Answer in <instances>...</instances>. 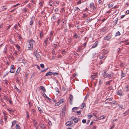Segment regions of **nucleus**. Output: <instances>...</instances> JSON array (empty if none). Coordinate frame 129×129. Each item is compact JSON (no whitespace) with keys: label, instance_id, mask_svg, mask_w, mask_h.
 <instances>
[{"label":"nucleus","instance_id":"f257e3e1","mask_svg":"<svg viewBox=\"0 0 129 129\" xmlns=\"http://www.w3.org/2000/svg\"><path fill=\"white\" fill-rule=\"evenodd\" d=\"M107 70L101 71L99 72L100 74H101V76L102 77H104V78H112V76L111 74L107 73Z\"/></svg>","mask_w":129,"mask_h":129},{"label":"nucleus","instance_id":"f03ea898","mask_svg":"<svg viewBox=\"0 0 129 129\" xmlns=\"http://www.w3.org/2000/svg\"><path fill=\"white\" fill-rule=\"evenodd\" d=\"M29 46H28V48L29 50H31L33 48V45L35 43V41L32 39H30V40H29Z\"/></svg>","mask_w":129,"mask_h":129},{"label":"nucleus","instance_id":"7ed1b4c3","mask_svg":"<svg viewBox=\"0 0 129 129\" xmlns=\"http://www.w3.org/2000/svg\"><path fill=\"white\" fill-rule=\"evenodd\" d=\"M18 63H22V64H25L26 63L25 61L22 58L20 59V60H18Z\"/></svg>","mask_w":129,"mask_h":129},{"label":"nucleus","instance_id":"20e7f679","mask_svg":"<svg viewBox=\"0 0 129 129\" xmlns=\"http://www.w3.org/2000/svg\"><path fill=\"white\" fill-rule=\"evenodd\" d=\"M11 68L10 71V72L12 73H14L15 71V69L14 65H11Z\"/></svg>","mask_w":129,"mask_h":129},{"label":"nucleus","instance_id":"39448f33","mask_svg":"<svg viewBox=\"0 0 129 129\" xmlns=\"http://www.w3.org/2000/svg\"><path fill=\"white\" fill-rule=\"evenodd\" d=\"M73 123V122L72 121H67L66 123V126H70Z\"/></svg>","mask_w":129,"mask_h":129},{"label":"nucleus","instance_id":"423d86ee","mask_svg":"<svg viewBox=\"0 0 129 129\" xmlns=\"http://www.w3.org/2000/svg\"><path fill=\"white\" fill-rule=\"evenodd\" d=\"M73 95H70L69 98L70 99L69 103L71 105L72 104V101L73 99Z\"/></svg>","mask_w":129,"mask_h":129},{"label":"nucleus","instance_id":"0eeeda50","mask_svg":"<svg viewBox=\"0 0 129 129\" xmlns=\"http://www.w3.org/2000/svg\"><path fill=\"white\" fill-rule=\"evenodd\" d=\"M39 125L40 126V127L42 129H45L46 127L45 126L43 123H39Z\"/></svg>","mask_w":129,"mask_h":129},{"label":"nucleus","instance_id":"6e6552de","mask_svg":"<svg viewBox=\"0 0 129 129\" xmlns=\"http://www.w3.org/2000/svg\"><path fill=\"white\" fill-rule=\"evenodd\" d=\"M40 89L42 90L43 91V93H44V92H45L46 89L45 87L44 86H41L40 87Z\"/></svg>","mask_w":129,"mask_h":129},{"label":"nucleus","instance_id":"1a4fd4ad","mask_svg":"<svg viewBox=\"0 0 129 129\" xmlns=\"http://www.w3.org/2000/svg\"><path fill=\"white\" fill-rule=\"evenodd\" d=\"M53 74V72H47L46 74L45 75V76H51Z\"/></svg>","mask_w":129,"mask_h":129},{"label":"nucleus","instance_id":"9d476101","mask_svg":"<svg viewBox=\"0 0 129 129\" xmlns=\"http://www.w3.org/2000/svg\"><path fill=\"white\" fill-rule=\"evenodd\" d=\"M62 113H64L65 112V110L66 109V106L64 105L62 107Z\"/></svg>","mask_w":129,"mask_h":129},{"label":"nucleus","instance_id":"9b49d317","mask_svg":"<svg viewBox=\"0 0 129 129\" xmlns=\"http://www.w3.org/2000/svg\"><path fill=\"white\" fill-rule=\"evenodd\" d=\"M36 57L38 59L40 58V55L38 53H35V54Z\"/></svg>","mask_w":129,"mask_h":129},{"label":"nucleus","instance_id":"f8f14e48","mask_svg":"<svg viewBox=\"0 0 129 129\" xmlns=\"http://www.w3.org/2000/svg\"><path fill=\"white\" fill-rule=\"evenodd\" d=\"M113 21L115 23V25H116L117 23V21L118 20V18H113Z\"/></svg>","mask_w":129,"mask_h":129},{"label":"nucleus","instance_id":"ddd939ff","mask_svg":"<svg viewBox=\"0 0 129 129\" xmlns=\"http://www.w3.org/2000/svg\"><path fill=\"white\" fill-rule=\"evenodd\" d=\"M128 114H129V110L126 111L124 113H123V115L124 116H125Z\"/></svg>","mask_w":129,"mask_h":129},{"label":"nucleus","instance_id":"4468645a","mask_svg":"<svg viewBox=\"0 0 129 129\" xmlns=\"http://www.w3.org/2000/svg\"><path fill=\"white\" fill-rule=\"evenodd\" d=\"M73 120L75 122L77 123L78 122L79 120H80V119L79 118L77 119V118H73Z\"/></svg>","mask_w":129,"mask_h":129},{"label":"nucleus","instance_id":"2eb2a0df","mask_svg":"<svg viewBox=\"0 0 129 129\" xmlns=\"http://www.w3.org/2000/svg\"><path fill=\"white\" fill-rule=\"evenodd\" d=\"M34 17H32L31 18V20L30 21V25H31L33 24L34 22Z\"/></svg>","mask_w":129,"mask_h":129},{"label":"nucleus","instance_id":"dca6fc26","mask_svg":"<svg viewBox=\"0 0 129 129\" xmlns=\"http://www.w3.org/2000/svg\"><path fill=\"white\" fill-rule=\"evenodd\" d=\"M98 43V41H96L94 44L92 46V48H94L96 47Z\"/></svg>","mask_w":129,"mask_h":129},{"label":"nucleus","instance_id":"f3484780","mask_svg":"<svg viewBox=\"0 0 129 129\" xmlns=\"http://www.w3.org/2000/svg\"><path fill=\"white\" fill-rule=\"evenodd\" d=\"M86 104L85 103H82L81 105V108L82 109L85 106Z\"/></svg>","mask_w":129,"mask_h":129},{"label":"nucleus","instance_id":"a211bd4d","mask_svg":"<svg viewBox=\"0 0 129 129\" xmlns=\"http://www.w3.org/2000/svg\"><path fill=\"white\" fill-rule=\"evenodd\" d=\"M43 95L48 100L50 101L51 100V99L50 98H49L47 96L46 94H45V93H43Z\"/></svg>","mask_w":129,"mask_h":129},{"label":"nucleus","instance_id":"6ab92c4d","mask_svg":"<svg viewBox=\"0 0 129 129\" xmlns=\"http://www.w3.org/2000/svg\"><path fill=\"white\" fill-rule=\"evenodd\" d=\"M113 99V98H109L107 99H106L105 100L106 102H109V101H112Z\"/></svg>","mask_w":129,"mask_h":129},{"label":"nucleus","instance_id":"aec40b11","mask_svg":"<svg viewBox=\"0 0 129 129\" xmlns=\"http://www.w3.org/2000/svg\"><path fill=\"white\" fill-rule=\"evenodd\" d=\"M64 99H62L60 100L58 102L59 103V104H60L63 103L64 102Z\"/></svg>","mask_w":129,"mask_h":129},{"label":"nucleus","instance_id":"412c9836","mask_svg":"<svg viewBox=\"0 0 129 129\" xmlns=\"http://www.w3.org/2000/svg\"><path fill=\"white\" fill-rule=\"evenodd\" d=\"M111 38V37L109 36H107L104 38L105 40H109Z\"/></svg>","mask_w":129,"mask_h":129},{"label":"nucleus","instance_id":"4be33fe9","mask_svg":"<svg viewBox=\"0 0 129 129\" xmlns=\"http://www.w3.org/2000/svg\"><path fill=\"white\" fill-rule=\"evenodd\" d=\"M4 97L6 98V100H7V101H9L11 104H12V102H11L10 99L6 97L5 96H4Z\"/></svg>","mask_w":129,"mask_h":129},{"label":"nucleus","instance_id":"5701e85b","mask_svg":"<svg viewBox=\"0 0 129 129\" xmlns=\"http://www.w3.org/2000/svg\"><path fill=\"white\" fill-rule=\"evenodd\" d=\"M122 92H121V90H119L117 92V94L119 95H121L122 94Z\"/></svg>","mask_w":129,"mask_h":129},{"label":"nucleus","instance_id":"b1692460","mask_svg":"<svg viewBox=\"0 0 129 129\" xmlns=\"http://www.w3.org/2000/svg\"><path fill=\"white\" fill-rule=\"evenodd\" d=\"M73 37L74 38H80V36H78V35H77V34L76 33H75L74 35L73 36Z\"/></svg>","mask_w":129,"mask_h":129},{"label":"nucleus","instance_id":"393cba45","mask_svg":"<svg viewBox=\"0 0 129 129\" xmlns=\"http://www.w3.org/2000/svg\"><path fill=\"white\" fill-rule=\"evenodd\" d=\"M42 107L40 108V107H38V109L41 113L43 112L42 110Z\"/></svg>","mask_w":129,"mask_h":129},{"label":"nucleus","instance_id":"a878e982","mask_svg":"<svg viewBox=\"0 0 129 129\" xmlns=\"http://www.w3.org/2000/svg\"><path fill=\"white\" fill-rule=\"evenodd\" d=\"M54 4V2L52 1H50L49 2V5L51 6H52Z\"/></svg>","mask_w":129,"mask_h":129},{"label":"nucleus","instance_id":"bb28decb","mask_svg":"<svg viewBox=\"0 0 129 129\" xmlns=\"http://www.w3.org/2000/svg\"><path fill=\"white\" fill-rule=\"evenodd\" d=\"M77 107H75L73 108L72 109V111L73 112H75V110H77L78 109Z\"/></svg>","mask_w":129,"mask_h":129},{"label":"nucleus","instance_id":"cd10ccee","mask_svg":"<svg viewBox=\"0 0 129 129\" xmlns=\"http://www.w3.org/2000/svg\"><path fill=\"white\" fill-rule=\"evenodd\" d=\"M15 46L18 48V50L19 51H20V46L18 45L17 44Z\"/></svg>","mask_w":129,"mask_h":129},{"label":"nucleus","instance_id":"c85d7f7f","mask_svg":"<svg viewBox=\"0 0 129 129\" xmlns=\"http://www.w3.org/2000/svg\"><path fill=\"white\" fill-rule=\"evenodd\" d=\"M94 6V4L93 3H91L90 4V7L91 8H92V7Z\"/></svg>","mask_w":129,"mask_h":129},{"label":"nucleus","instance_id":"c756f323","mask_svg":"<svg viewBox=\"0 0 129 129\" xmlns=\"http://www.w3.org/2000/svg\"><path fill=\"white\" fill-rule=\"evenodd\" d=\"M33 123H34V125H37L38 123L37 122V121L36 120H34V119L33 120Z\"/></svg>","mask_w":129,"mask_h":129},{"label":"nucleus","instance_id":"7c9ffc66","mask_svg":"<svg viewBox=\"0 0 129 129\" xmlns=\"http://www.w3.org/2000/svg\"><path fill=\"white\" fill-rule=\"evenodd\" d=\"M80 9L78 7H75L74 8V10L75 11H80Z\"/></svg>","mask_w":129,"mask_h":129},{"label":"nucleus","instance_id":"2f4dec72","mask_svg":"<svg viewBox=\"0 0 129 129\" xmlns=\"http://www.w3.org/2000/svg\"><path fill=\"white\" fill-rule=\"evenodd\" d=\"M40 38H41L42 37H43V32L42 31L40 33Z\"/></svg>","mask_w":129,"mask_h":129},{"label":"nucleus","instance_id":"473e14b6","mask_svg":"<svg viewBox=\"0 0 129 129\" xmlns=\"http://www.w3.org/2000/svg\"><path fill=\"white\" fill-rule=\"evenodd\" d=\"M116 102V101H115L114 102H108V103L110 104H111L112 105H113V104H115V102Z\"/></svg>","mask_w":129,"mask_h":129},{"label":"nucleus","instance_id":"72a5a7b5","mask_svg":"<svg viewBox=\"0 0 129 129\" xmlns=\"http://www.w3.org/2000/svg\"><path fill=\"white\" fill-rule=\"evenodd\" d=\"M105 117L104 116H102L100 117H99V119H104Z\"/></svg>","mask_w":129,"mask_h":129},{"label":"nucleus","instance_id":"f704fd0d","mask_svg":"<svg viewBox=\"0 0 129 129\" xmlns=\"http://www.w3.org/2000/svg\"><path fill=\"white\" fill-rule=\"evenodd\" d=\"M16 120H14V121L12 122V125L11 126V127H12L16 123Z\"/></svg>","mask_w":129,"mask_h":129},{"label":"nucleus","instance_id":"c9c22d12","mask_svg":"<svg viewBox=\"0 0 129 129\" xmlns=\"http://www.w3.org/2000/svg\"><path fill=\"white\" fill-rule=\"evenodd\" d=\"M66 89V86H63L62 88V90L64 91H65Z\"/></svg>","mask_w":129,"mask_h":129},{"label":"nucleus","instance_id":"e433bc0d","mask_svg":"<svg viewBox=\"0 0 129 129\" xmlns=\"http://www.w3.org/2000/svg\"><path fill=\"white\" fill-rule=\"evenodd\" d=\"M120 35V32L118 31L116 34L115 36H117L119 35Z\"/></svg>","mask_w":129,"mask_h":129},{"label":"nucleus","instance_id":"4c0bfd02","mask_svg":"<svg viewBox=\"0 0 129 129\" xmlns=\"http://www.w3.org/2000/svg\"><path fill=\"white\" fill-rule=\"evenodd\" d=\"M53 75H59V74L57 73H53Z\"/></svg>","mask_w":129,"mask_h":129},{"label":"nucleus","instance_id":"58836bf2","mask_svg":"<svg viewBox=\"0 0 129 129\" xmlns=\"http://www.w3.org/2000/svg\"><path fill=\"white\" fill-rule=\"evenodd\" d=\"M113 4H108V8H110L112 7L113 6Z\"/></svg>","mask_w":129,"mask_h":129},{"label":"nucleus","instance_id":"ea45409f","mask_svg":"<svg viewBox=\"0 0 129 129\" xmlns=\"http://www.w3.org/2000/svg\"><path fill=\"white\" fill-rule=\"evenodd\" d=\"M95 77L94 76V75H92L91 76V80H93L94 79Z\"/></svg>","mask_w":129,"mask_h":129},{"label":"nucleus","instance_id":"a19ab883","mask_svg":"<svg viewBox=\"0 0 129 129\" xmlns=\"http://www.w3.org/2000/svg\"><path fill=\"white\" fill-rule=\"evenodd\" d=\"M16 128V129H19V126L17 124H16V126L15 127Z\"/></svg>","mask_w":129,"mask_h":129},{"label":"nucleus","instance_id":"79ce46f5","mask_svg":"<svg viewBox=\"0 0 129 129\" xmlns=\"http://www.w3.org/2000/svg\"><path fill=\"white\" fill-rule=\"evenodd\" d=\"M47 41H48V39L47 38H46L45 41H44V42L46 44H47Z\"/></svg>","mask_w":129,"mask_h":129},{"label":"nucleus","instance_id":"37998d69","mask_svg":"<svg viewBox=\"0 0 129 129\" xmlns=\"http://www.w3.org/2000/svg\"><path fill=\"white\" fill-rule=\"evenodd\" d=\"M60 104L58 102L56 103L55 104V106H59Z\"/></svg>","mask_w":129,"mask_h":129},{"label":"nucleus","instance_id":"c03bdc74","mask_svg":"<svg viewBox=\"0 0 129 129\" xmlns=\"http://www.w3.org/2000/svg\"><path fill=\"white\" fill-rule=\"evenodd\" d=\"M17 37H18L20 39H21L22 38L21 37V35H19V34H18V35H17Z\"/></svg>","mask_w":129,"mask_h":129},{"label":"nucleus","instance_id":"a18cd8bd","mask_svg":"<svg viewBox=\"0 0 129 129\" xmlns=\"http://www.w3.org/2000/svg\"><path fill=\"white\" fill-rule=\"evenodd\" d=\"M82 123H85L86 122V120L85 119H83L82 121Z\"/></svg>","mask_w":129,"mask_h":129},{"label":"nucleus","instance_id":"49530a36","mask_svg":"<svg viewBox=\"0 0 129 129\" xmlns=\"http://www.w3.org/2000/svg\"><path fill=\"white\" fill-rule=\"evenodd\" d=\"M55 90L58 93H59V91L58 89V88H55Z\"/></svg>","mask_w":129,"mask_h":129},{"label":"nucleus","instance_id":"de8ad7c7","mask_svg":"<svg viewBox=\"0 0 129 129\" xmlns=\"http://www.w3.org/2000/svg\"><path fill=\"white\" fill-rule=\"evenodd\" d=\"M91 20V19H87L86 22H90Z\"/></svg>","mask_w":129,"mask_h":129},{"label":"nucleus","instance_id":"09e8293b","mask_svg":"<svg viewBox=\"0 0 129 129\" xmlns=\"http://www.w3.org/2000/svg\"><path fill=\"white\" fill-rule=\"evenodd\" d=\"M124 76V73L123 72L122 73V74L121 75V78H122Z\"/></svg>","mask_w":129,"mask_h":129},{"label":"nucleus","instance_id":"8fccbe9b","mask_svg":"<svg viewBox=\"0 0 129 129\" xmlns=\"http://www.w3.org/2000/svg\"><path fill=\"white\" fill-rule=\"evenodd\" d=\"M57 44H53V47L54 48H56V47H57Z\"/></svg>","mask_w":129,"mask_h":129},{"label":"nucleus","instance_id":"3c124183","mask_svg":"<svg viewBox=\"0 0 129 129\" xmlns=\"http://www.w3.org/2000/svg\"><path fill=\"white\" fill-rule=\"evenodd\" d=\"M77 113L78 114V115H80L81 113V111H77Z\"/></svg>","mask_w":129,"mask_h":129},{"label":"nucleus","instance_id":"603ef678","mask_svg":"<svg viewBox=\"0 0 129 129\" xmlns=\"http://www.w3.org/2000/svg\"><path fill=\"white\" fill-rule=\"evenodd\" d=\"M93 75H94V76L95 77H96L98 75V74L97 73H94Z\"/></svg>","mask_w":129,"mask_h":129},{"label":"nucleus","instance_id":"864d4df0","mask_svg":"<svg viewBox=\"0 0 129 129\" xmlns=\"http://www.w3.org/2000/svg\"><path fill=\"white\" fill-rule=\"evenodd\" d=\"M54 11L56 12H57L58 11V9L57 8H56L54 10Z\"/></svg>","mask_w":129,"mask_h":129},{"label":"nucleus","instance_id":"5fc2aeb1","mask_svg":"<svg viewBox=\"0 0 129 129\" xmlns=\"http://www.w3.org/2000/svg\"><path fill=\"white\" fill-rule=\"evenodd\" d=\"M111 80H110L107 82L106 83V84H109V85H110V83L111 82Z\"/></svg>","mask_w":129,"mask_h":129},{"label":"nucleus","instance_id":"6e6d98bb","mask_svg":"<svg viewBox=\"0 0 129 129\" xmlns=\"http://www.w3.org/2000/svg\"><path fill=\"white\" fill-rule=\"evenodd\" d=\"M118 106H119V107L121 108V110L122 109H123V106L122 105H120V106L119 105H118Z\"/></svg>","mask_w":129,"mask_h":129},{"label":"nucleus","instance_id":"4d7b16f0","mask_svg":"<svg viewBox=\"0 0 129 129\" xmlns=\"http://www.w3.org/2000/svg\"><path fill=\"white\" fill-rule=\"evenodd\" d=\"M92 116V115H88V118H90Z\"/></svg>","mask_w":129,"mask_h":129},{"label":"nucleus","instance_id":"13d9d810","mask_svg":"<svg viewBox=\"0 0 129 129\" xmlns=\"http://www.w3.org/2000/svg\"><path fill=\"white\" fill-rule=\"evenodd\" d=\"M81 0H79V1L77 3V4L78 5L79 4H81Z\"/></svg>","mask_w":129,"mask_h":129},{"label":"nucleus","instance_id":"bf43d9fd","mask_svg":"<svg viewBox=\"0 0 129 129\" xmlns=\"http://www.w3.org/2000/svg\"><path fill=\"white\" fill-rule=\"evenodd\" d=\"M48 124L50 125H52V123L50 121H49V122H48Z\"/></svg>","mask_w":129,"mask_h":129},{"label":"nucleus","instance_id":"052dcab7","mask_svg":"<svg viewBox=\"0 0 129 129\" xmlns=\"http://www.w3.org/2000/svg\"><path fill=\"white\" fill-rule=\"evenodd\" d=\"M20 68H18V69H17V72H19L20 71Z\"/></svg>","mask_w":129,"mask_h":129},{"label":"nucleus","instance_id":"680f3d73","mask_svg":"<svg viewBox=\"0 0 129 129\" xmlns=\"http://www.w3.org/2000/svg\"><path fill=\"white\" fill-rule=\"evenodd\" d=\"M67 30V28H64V31L65 32H66Z\"/></svg>","mask_w":129,"mask_h":129},{"label":"nucleus","instance_id":"e2e57ef3","mask_svg":"<svg viewBox=\"0 0 129 129\" xmlns=\"http://www.w3.org/2000/svg\"><path fill=\"white\" fill-rule=\"evenodd\" d=\"M28 105H29V107H30L31 106V102H29V103H28Z\"/></svg>","mask_w":129,"mask_h":129},{"label":"nucleus","instance_id":"0e129e2a","mask_svg":"<svg viewBox=\"0 0 129 129\" xmlns=\"http://www.w3.org/2000/svg\"><path fill=\"white\" fill-rule=\"evenodd\" d=\"M47 69H48V68H47L46 69H45L44 70H43L41 71V72H43L46 71Z\"/></svg>","mask_w":129,"mask_h":129},{"label":"nucleus","instance_id":"69168bd1","mask_svg":"<svg viewBox=\"0 0 129 129\" xmlns=\"http://www.w3.org/2000/svg\"><path fill=\"white\" fill-rule=\"evenodd\" d=\"M15 88L17 91H18L19 90V89L16 86H15Z\"/></svg>","mask_w":129,"mask_h":129},{"label":"nucleus","instance_id":"338daca9","mask_svg":"<svg viewBox=\"0 0 129 129\" xmlns=\"http://www.w3.org/2000/svg\"><path fill=\"white\" fill-rule=\"evenodd\" d=\"M92 8H93V10L94 11H95L96 10V8L95 7V6H94L92 7Z\"/></svg>","mask_w":129,"mask_h":129},{"label":"nucleus","instance_id":"774afa93","mask_svg":"<svg viewBox=\"0 0 129 129\" xmlns=\"http://www.w3.org/2000/svg\"><path fill=\"white\" fill-rule=\"evenodd\" d=\"M126 13L127 14H129V10H128L126 11Z\"/></svg>","mask_w":129,"mask_h":129}]
</instances>
